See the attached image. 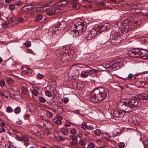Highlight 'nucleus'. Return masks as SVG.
<instances>
[{
	"label": "nucleus",
	"instance_id": "aec40b11",
	"mask_svg": "<svg viewBox=\"0 0 148 148\" xmlns=\"http://www.w3.org/2000/svg\"><path fill=\"white\" fill-rule=\"evenodd\" d=\"M97 31H99V33H101L102 32L105 31V28H104V25L97 26Z\"/></svg>",
	"mask_w": 148,
	"mask_h": 148
},
{
	"label": "nucleus",
	"instance_id": "7c9ffc66",
	"mask_svg": "<svg viewBox=\"0 0 148 148\" xmlns=\"http://www.w3.org/2000/svg\"><path fill=\"white\" fill-rule=\"evenodd\" d=\"M6 80L7 83L8 84L11 83V84H13L14 83V80L9 77H7L6 78Z\"/></svg>",
	"mask_w": 148,
	"mask_h": 148
},
{
	"label": "nucleus",
	"instance_id": "a878e982",
	"mask_svg": "<svg viewBox=\"0 0 148 148\" xmlns=\"http://www.w3.org/2000/svg\"><path fill=\"white\" fill-rule=\"evenodd\" d=\"M95 60V56L93 55H90V56L86 62H93Z\"/></svg>",
	"mask_w": 148,
	"mask_h": 148
},
{
	"label": "nucleus",
	"instance_id": "7ed1b4c3",
	"mask_svg": "<svg viewBox=\"0 0 148 148\" xmlns=\"http://www.w3.org/2000/svg\"><path fill=\"white\" fill-rule=\"evenodd\" d=\"M86 23L85 21L81 19L78 18L74 21L73 23L72 24L71 30L72 34L74 36H77L79 32H82L86 29Z\"/></svg>",
	"mask_w": 148,
	"mask_h": 148
},
{
	"label": "nucleus",
	"instance_id": "774afa93",
	"mask_svg": "<svg viewBox=\"0 0 148 148\" xmlns=\"http://www.w3.org/2000/svg\"><path fill=\"white\" fill-rule=\"evenodd\" d=\"M119 146L120 147L123 148L125 147V144L124 143L121 142L119 143Z\"/></svg>",
	"mask_w": 148,
	"mask_h": 148
},
{
	"label": "nucleus",
	"instance_id": "338daca9",
	"mask_svg": "<svg viewBox=\"0 0 148 148\" xmlns=\"http://www.w3.org/2000/svg\"><path fill=\"white\" fill-rule=\"evenodd\" d=\"M5 131V129L1 126H0V133L4 132Z\"/></svg>",
	"mask_w": 148,
	"mask_h": 148
},
{
	"label": "nucleus",
	"instance_id": "bf43d9fd",
	"mask_svg": "<svg viewBox=\"0 0 148 148\" xmlns=\"http://www.w3.org/2000/svg\"><path fill=\"white\" fill-rule=\"evenodd\" d=\"M8 24L4 21V22H3L1 26L3 27L6 28L8 26Z\"/></svg>",
	"mask_w": 148,
	"mask_h": 148
},
{
	"label": "nucleus",
	"instance_id": "052dcab7",
	"mask_svg": "<svg viewBox=\"0 0 148 148\" xmlns=\"http://www.w3.org/2000/svg\"><path fill=\"white\" fill-rule=\"evenodd\" d=\"M18 22H23L24 21V19L21 17H19L17 19Z\"/></svg>",
	"mask_w": 148,
	"mask_h": 148
},
{
	"label": "nucleus",
	"instance_id": "ea45409f",
	"mask_svg": "<svg viewBox=\"0 0 148 148\" xmlns=\"http://www.w3.org/2000/svg\"><path fill=\"white\" fill-rule=\"evenodd\" d=\"M39 100L40 102L41 103H44L46 101V100L43 97H39Z\"/></svg>",
	"mask_w": 148,
	"mask_h": 148
},
{
	"label": "nucleus",
	"instance_id": "cd10ccee",
	"mask_svg": "<svg viewBox=\"0 0 148 148\" xmlns=\"http://www.w3.org/2000/svg\"><path fill=\"white\" fill-rule=\"evenodd\" d=\"M95 37L90 33L88 35V36L85 38V39L87 40H89Z\"/></svg>",
	"mask_w": 148,
	"mask_h": 148
},
{
	"label": "nucleus",
	"instance_id": "09e8293b",
	"mask_svg": "<svg viewBox=\"0 0 148 148\" xmlns=\"http://www.w3.org/2000/svg\"><path fill=\"white\" fill-rule=\"evenodd\" d=\"M46 14L48 15L52 16L55 14V13L52 11H48L47 12Z\"/></svg>",
	"mask_w": 148,
	"mask_h": 148
},
{
	"label": "nucleus",
	"instance_id": "dca6fc26",
	"mask_svg": "<svg viewBox=\"0 0 148 148\" xmlns=\"http://www.w3.org/2000/svg\"><path fill=\"white\" fill-rule=\"evenodd\" d=\"M97 27L95 26L94 29H92L90 33L95 37L96 36L97 34H99V31H97Z\"/></svg>",
	"mask_w": 148,
	"mask_h": 148
},
{
	"label": "nucleus",
	"instance_id": "4c0bfd02",
	"mask_svg": "<svg viewBox=\"0 0 148 148\" xmlns=\"http://www.w3.org/2000/svg\"><path fill=\"white\" fill-rule=\"evenodd\" d=\"M95 147V145L92 143H90L87 145L88 148H93Z\"/></svg>",
	"mask_w": 148,
	"mask_h": 148
},
{
	"label": "nucleus",
	"instance_id": "0eeeda50",
	"mask_svg": "<svg viewBox=\"0 0 148 148\" xmlns=\"http://www.w3.org/2000/svg\"><path fill=\"white\" fill-rule=\"evenodd\" d=\"M134 98L141 103H145L148 100V93L147 95L145 93L138 94L134 96Z\"/></svg>",
	"mask_w": 148,
	"mask_h": 148
},
{
	"label": "nucleus",
	"instance_id": "603ef678",
	"mask_svg": "<svg viewBox=\"0 0 148 148\" xmlns=\"http://www.w3.org/2000/svg\"><path fill=\"white\" fill-rule=\"evenodd\" d=\"M56 119L61 121L63 119V117L61 116L58 114L56 115Z\"/></svg>",
	"mask_w": 148,
	"mask_h": 148
},
{
	"label": "nucleus",
	"instance_id": "c85d7f7f",
	"mask_svg": "<svg viewBox=\"0 0 148 148\" xmlns=\"http://www.w3.org/2000/svg\"><path fill=\"white\" fill-rule=\"evenodd\" d=\"M45 115V118H50L53 116L52 113L47 110Z\"/></svg>",
	"mask_w": 148,
	"mask_h": 148
},
{
	"label": "nucleus",
	"instance_id": "f257e3e1",
	"mask_svg": "<svg viewBox=\"0 0 148 148\" xmlns=\"http://www.w3.org/2000/svg\"><path fill=\"white\" fill-rule=\"evenodd\" d=\"M134 99L119 101L117 104L118 108L121 110L130 112L134 110V108L138 106V101Z\"/></svg>",
	"mask_w": 148,
	"mask_h": 148
},
{
	"label": "nucleus",
	"instance_id": "2eb2a0df",
	"mask_svg": "<svg viewBox=\"0 0 148 148\" xmlns=\"http://www.w3.org/2000/svg\"><path fill=\"white\" fill-rule=\"evenodd\" d=\"M21 69L25 75L28 76L31 75L32 72L31 69L28 67L23 66L21 67Z\"/></svg>",
	"mask_w": 148,
	"mask_h": 148
},
{
	"label": "nucleus",
	"instance_id": "2f4dec72",
	"mask_svg": "<svg viewBox=\"0 0 148 148\" xmlns=\"http://www.w3.org/2000/svg\"><path fill=\"white\" fill-rule=\"evenodd\" d=\"M21 111V108L19 107H16L14 109V112L16 114L19 113Z\"/></svg>",
	"mask_w": 148,
	"mask_h": 148
},
{
	"label": "nucleus",
	"instance_id": "37998d69",
	"mask_svg": "<svg viewBox=\"0 0 148 148\" xmlns=\"http://www.w3.org/2000/svg\"><path fill=\"white\" fill-rule=\"evenodd\" d=\"M29 109L31 110L34 111L36 109L35 106L34 104H32L29 106Z\"/></svg>",
	"mask_w": 148,
	"mask_h": 148
},
{
	"label": "nucleus",
	"instance_id": "473e14b6",
	"mask_svg": "<svg viewBox=\"0 0 148 148\" xmlns=\"http://www.w3.org/2000/svg\"><path fill=\"white\" fill-rule=\"evenodd\" d=\"M4 97L5 98H8V97H10L11 93L7 90H4Z\"/></svg>",
	"mask_w": 148,
	"mask_h": 148
},
{
	"label": "nucleus",
	"instance_id": "13d9d810",
	"mask_svg": "<svg viewBox=\"0 0 148 148\" xmlns=\"http://www.w3.org/2000/svg\"><path fill=\"white\" fill-rule=\"evenodd\" d=\"M35 90H36L37 92L39 93L40 92H41V91L42 90V89L40 87H35V88H34Z\"/></svg>",
	"mask_w": 148,
	"mask_h": 148
},
{
	"label": "nucleus",
	"instance_id": "a19ab883",
	"mask_svg": "<svg viewBox=\"0 0 148 148\" xmlns=\"http://www.w3.org/2000/svg\"><path fill=\"white\" fill-rule=\"evenodd\" d=\"M6 111L8 113H12L13 112V109L10 106L7 108Z\"/></svg>",
	"mask_w": 148,
	"mask_h": 148
},
{
	"label": "nucleus",
	"instance_id": "423d86ee",
	"mask_svg": "<svg viewBox=\"0 0 148 148\" xmlns=\"http://www.w3.org/2000/svg\"><path fill=\"white\" fill-rule=\"evenodd\" d=\"M96 72L97 71L95 69L88 67L87 70H84L81 72L80 76L82 78H85L87 77L89 75H91Z\"/></svg>",
	"mask_w": 148,
	"mask_h": 148
},
{
	"label": "nucleus",
	"instance_id": "39448f33",
	"mask_svg": "<svg viewBox=\"0 0 148 148\" xmlns=\"http://www.w3.org/2000/svg\"><path fill=\"white\" fill-rule=\"evenodd\" d=\"M66 23L65 21H62L60 22L56 26H53L51 28V30H52L53 33L57 34L60 32V31L64 30L66 27Z\"/></svg>",
	"mask_w": 148,
	"mask_h": 148
},
{
	"label": "nucleus",
	"instance_id": "9b49d317",
	"mask_svg": "<svg viewBox=\"0 0 148 148\" xmlns=\"http://www.w3.org/2000/svg\"><path fill=\"white\" fill-rule=\"evenodd\" d=\"M138 52L137 56H136L137 58H143L145 56H146V57H147L148 51L147 52L146 50L143 49H139L138 48Z\"/></svg>",
	"mask_w": 148,
	"mask_h": 148
},
{
	"label": "nucleus",
	"instance_id": "4468645a",
	"mask_svg": "<svg viewBox=\"0 0 148 148\" xmlns=\"http://www.w3.org/2000/svg\"><path fill=\"white\" fill-rule=\"evenodd\" d=\"M136 75H133L132 73H130L127 76V77L126 78H123L120 77V78L121 79L123 80L126 82H127L129 81H133L136 78L135 76Z\"/></svg>",
	"mask_w": 148,
	"mask_h": 148
},
{
	"label": "nucleus",
	"instance_id": "f704fd0d",
	"mask_svg": "<svg viewBox=\"0 0 148 148\" xmlns=\"http://www.w3.org/2000/svg\"><path fill=\"white\" fill-rule=\"evenodd\" d=\"M31 92L32 94V96L34 95L35 96H37L38 95L39 93L37 92V91L36 90L34 89L33 90H32L31 89H30Z\"/></svg>",
	"mask_w": 148,
	"mask_h": 148
},
{
	"label": "nucleus",
	"instance_id": "6ab92c4d",
	"mask_svg": "<svg viewBox=\"0 0 148 148\" xmlns=\"http://www.w3.org/2000/svg\"><path fill=\"white\" fill-rule=\"evenodd\" d=\"M70 138L72 139L75 145H78V143L77 140V137L76 136H71Z\"/></svg>",
	"mask_w": 148,
	"mask_h": 148
},
{
	"label": "nucleus",
	"instance_id": "393cba45",
	"mask_svg": "<svg viewBox=\"0 0 148 148\" xmlns=\"http://www.w3.org/2000/svg\"><path fill=\"white\" fill-rule=\"evenodd\" d=\"M42 15L40 14L37 15L36 17L34 18V21L35 22H39L42 19Z\"/></svg>",
	"mask_w": 148,
	"mask_h": 148
},
{
	"label": "nucleus",
	"instance_id": "a18cd8bd",
	"mask_svg": "<svg viewBox=\"0 0 148 148\" xmlns=\"http://www.w3.org/2000/svg\"><path fill=\"white\" fill-rule=\"evenodd\" d=\"M87 126L86 123L85 122H84L81 125V127L83 129H85L87 128Z\"/></svg>",
	"mask_w": 148,
	"mask_h": 148
},
{
	"label": "nucleus",
	"instance_id": "de8ad7c7",
	"mask_svg": "<svg viewBox=\"0 0 148 148\" xmlns=\"http://www.w3.org/2000/svg\"><path fill=\"white\" fill-rule=\"evenodd\" d=\"M24 44L25 46L26 47H29L31 46V43L29 41H27Z\"/></svg>",
	"mask_w": 148,
	"mask_h": 148
},
{
	"label": "nucleus",
	"instance_id": "79ce46f5",
	"mask_svg": "<svg viewBox=\"0 0 148 148\" xmlns=\"http://www.w3.org/2000/svg\"><path fill=\"white\" fill-rule=\"evenodd\" d=\"M90 55V54L88 53H85L84 54V58H85L86 61L88 58L89 57Z\"/></svg>",
	"mask_w": 148,
	"mask_h": 148
},
{
	"label": "nucleus",
	"instance_id": "69168bd1",
	"mask_svg": "<svg viewBox=\"0 0 148 148\" xmlns=\"http://www.w3.org/2000/svg\"><path fill=\"white\" fill-rule=\"evenodd\" d=\"M58 138V139L60 141H63L65 140L66 138L62 137V136H59Z\"/></svg>",
	"mask_w": 148,
	"mask_h": 148
},
{
	"label": "nucleus",
	"instance_id": "ddd939ff",
	"mask_svg": "<svg viewBox=\"0 0 148 148\" xmlns=\"http://www.w3.org/2000/svg\"><path fill=\"white\" fill-rule=\"evenodd\" d=\"M138 48H134L132 50H129L128 51V55L129 56L133 57H137V56Z\"/></svg>",
	"mask_w": 148,
	"mask_h": 148
},
{
	"label": "nucleus",
	"instance_id": "6e6d98bb",
	"mask_svg": "<svg viewBox=\"0 0 148 148\" xmlns=\"http://www.w3.org/2000/svg\"><path fill=\"white\" fill-rule=\"evenodd\" d=\"M62 57V56L61 57V62H62L63 63H67L68 62V60L66 59H64Z\"/></svg>",
	"mask_w": 148,
	"mask_h": 148
},
{
	"label": "nucleus",
	"instance_id": "4be33fe9",
	"mask_svg": "<svg viewBox=\"0 0 148 148\" xmlns=\"http://www.w3.org/2000/svg\"><path fill=\"white\" fill-rule=\"evenodd\" d=\"M102 136L106 140H109L111 138L110 134L106 132L102 133Z\"/></svg>",
	"mask_w": 148,
	"mask_h": 148
},
{
	"label": "nucleus",
	"instance_id": "b1692460",
	"mask_svg": "<svg viewBox=\"0 0 148 148\" xmlns=\"http://www.w3.org/2000/svg\"><path fill=\"white\" fill-rule=\"evenodd\" d=\"M61 132L64 135H66L68 134V131L67 128L65 127L62 128Z\"/></svg>",
	"mask_w": 148,
	"mask_h": 148
},
{
	"label": "nucleus",
	"instance_id": "e433bc0d",
	"mask_svg": "<svg viewBox=\"0 0 148 148\" xmlns=\"http://www.w3.org/2000/svg\"><path fill=\"white\" fill-rule=\"evenodd\" d=\"M29 140V138L27 136H23L22 137V141H23L24 142H27Z\"/></svg>",
	"mask_w": 148,
	"mask_h": 148
},
{
	"label": "nucleus",
	"instance_id": "f03ea898",
	"mask_svg": "<svg viewBox=\"0 0 148 148\" xmlns=\"http://www.w3.org/2000/svg\"><path fill=\"white\" fill-rule=\"evenodd\" d=\"M108 92L103 87H98L93 90L91 94V100L93 102L97 103L106 98Z\"/></svg>",
	"mask_w": 148,
	"mask_h": 148
},
{
	"label": "nucleus",
	"instance_id": "412c9836",
	"mask_svg": "<svg viewBox=\"0 0 148 148\" xmlns=\"http://www.w3.org/2000/svg\"><path fill=\"white\" fill-rule=\"evenodd\" d=\"M97 31H99V33H101L102 32L105 31V28H104V25L97 26Z\"/></svg>",
	"mask_w": 148,
	"mask_h": 148
},
{
	"label": "nucleus",
	"instance_id": "864d4df0",
	"mask_svg": "<svg viewBox=\"0 0 148 148\" xmlns=\"http://www.w3.org/2000/svg\"><path fill=\"white\" fill-rule=\"evenodd\" d=\"M23 3L22 1H17L15 2V5L17 6L21 5H22Z\"/></svg>",
	"mask_w": 148,
	"mask_h": 148
},
{
	"label": "nucleus",
	"instance_id": "20e7f679",
	"mask_svg": "<svg viewBox=\"0 0 148 148\" xmlns=\"http://www.w3.org/2000/svg\"><path fill=\"white\" fill-rule=\"evenodd\" d=\"M103 65L105 69L110 71H116L120 68L119 62L116 60L105 63L103 64Z\"/></svg>",
	"mask_w": 148,
	"mask_h": 148
},
{
	"label": "nucleus",
	"instance_id": "58836bf2",
	"mask_svg": "<svg viewBox=\"0 0 148 148\" xmlns=\"http://www.w3.org/2000/svg\"><path fill=\"white\" fill-rule=\"evenodd\" d=\"M86 144L85 142L83 139H80L79 141V144L81 146H83Z\"/></svg>",
	"mask_w": 148,
	"mask_h": 148
},
{
	"label": "nucleus",
	"instance_id": "8fccbe9b",
	"mask_svg": "<svg viewBox=\"0 0 148 148\" xmlns=\"http://www.w3.org/2000/svg\"><path fill=\"white\" fill-rule=\"evenodd\" d=\"M53 122H54L58 125H60L61 123V121H60L59 120H58V119H53Z\"/></svg>",
	"mask_w": 148,
	"mask_h": 148
},
{
	"label": "nucleus",
	"instance_id": "e2e57ef3",
	"mask_svg": "<svg viewBox=\"0 0 148 148\" xmlns=\"http://www.w3.org/2000/svg\"><path fill=\"white\" fill-rule=\"evenodd\" d=\"M103 25L104 26L105 28V31H107L110 28L109 24H106Z\"/></svg>",
	"mask_w": 148,
	"mask_h": 148
},
{
	"label": "nucleus",
	"instance_id": "49530a36",
	"mask_svg": "<svg viewBox=\"0 0 148 148\" xmlns=\"http://www.w3.org/2000/svg\"><path fill=\"white\" fill-rule=\"evenodd\" d=\"M45 94L46 95V96L49 97H50L51 95V94L48 90H47L45 91Z\"/></svg>",
	"mask_w": 148,
	"mask_h": 148
},
{
	"label": "nucleus",
	"instance_id": "c756f323",
	"mask_svg": "<svg viewBox=\"0 0 148 148\" xmlns=\"http://www.w3.org/2000/svg\"><path fill=\"white\" fill-rule=\"evenodd\" d=\"M46 111L47 110L42 109H41L39 111V112H40L41 116H43L45 118Z\"/></svg>",
	"mask_w": 148,
	"mask_h": 148
},
{
	"label": "nucleus",
	"instance_id": "6e6552de",
	"mask_svg": "<svg viewBox=\"0 0 148 148\" xmlns=\"http://www.w3.org/2000/svg\"><path fill=\"white\" fill-rule=\"evenodd\" d=\"M122 39L121 36L117 33V34H114L111 39V42L112 44L115 45H117L121 42Z\"/></svg>",
	"mask_w": 148,
	"mask_h": 148
},
{
	"label": "nucleus",
	"instance_id": "72a5a7b5",
	"mask_svg": "<svg viewBox=\"0 0 148 148\" xmlns=\"http://www.w3.org/2000/svg\"><path fill=\"white\" fill-rule=\"evenodd\" d=\"M81 65V66H78V67L81 68V67H84L83 66H85V65L84 64L79 63H76L73 64L72 65V66H77L78 65Z\"/></svg>",
	"mask_w": 148,
	"mask_h": 148
},
{
	"label": "nucleus",
	"instance_id": "c03bdc74",
	"mask_svg": "<svg viewBox=\"0 0 148 148\" xmlns=\"http://www.w3.org/2000/svg\"><path fill=\"white\" fill-rule=\"evenodd\" d=\"M76 130L74 128H72L70 130V134L74 135L76 133Z\"/></svg>",
	"mask_w": 148,
	"mask_h": 148
},
{
	"label": "nucleus",
	"instance_id": "c9c22d12",
	"mask_svg": "<svg viewBox=\"0 0 148 148\" xmlns=\"http://www.w3.org/2000/svg\"><path fill=\"white\" fill-rule=\"evenodd\" d=\"M21 91L23 94H26L27 92V88L25 87H22L21 88Z\"/></svg>",
	"mask_w": 148,
	"mask_h": 148
},
{
	"label": "nucleus",
	"instance_id": "bb28decb",
	"mask_svg": "<svg viewBox=\"0 0 148 148\" xmlns=\"http://www.w3.org/2000/svg\"><path fill=\"white\" fill-rule=\"evenodd\" d=\"M79 75V72L78 70H76L73 71V77L75 78H77Z\"/></svg>",
	"mask_w": 148,
	"mask_h": 148
},
{
	"label": "nucleus",
	"instance_id": "5701e85b",
	"mask_svg": "<svg viewBox=\"0 0 148 148\" xmlns=\"http://www.w3.org/2000/svg\"><path fill=\"white\" fill-rule=\"evenodd\" d=\"M92 132L95 135L97 136H99L102 133L101 131L99 129H97L96 130H95L93 131Z\"/></svg>",
	"mask_w": 148,
	"mask_h": 148
},
{
	"label": "nucleus",
	"instance_id": "a211bd4d",
	"mask_svg": "<svg viewBox=\"0 0 148 148\" xmlns=\"http://www.w3.org/2000/svg\"><path fill=\"white\" fill-rule=\"evenodd\" d=\"M121 132V130L119 128H116L112 132L113 136L115 137L118 135Z\"/></svg>",
	"mask_w": 148,
	"mask_h": 148
},
{
	"label": "nucleus",
	"instance_id": "680f3d73",
	"mask_svg": "<svg viewBox=\"0 0 148 148\" xmlns=\"http://www.w3.org/2000/svg\"><path fill=\"white\" fill-rule=\"evenodd\" d=\"M86 129L89 130H92L93 129V127L91 125H87Z\"/></svg>",
	"mask_w": 148,
	"mask_h": 148
},
{
	"label": "nucleus",
	"instance_id": "1a4fd4ad",
	"mask_svg": "<svg viewBox=\"0 0 148 148\" xmlns=\"http://www.w3.org/2000/svg\"><path fill=\"white\" fill-rule=\"evenodd\" d=\"M128 21H125L121 23V31H123L125 32H127L131 30L133 28L132 27H130L129 24H128Z\"/></svg>",
	"mask_w": 148,
	"mask_h": 148
},
{
	"label": "nucleus",
	"instance_id": "f3484780",
	"mask_svg": "<svg viewBox=\"0 0 148 148\" xmlns=\"http://www.w3.org/2000/svg\"><path fill=\"white\" fill-rule=\"evenodd\" d=\"M32 9L31 6L25 5L21 9V10L23 12H28L29 11Z\"/></svg>",
	"mask_w": 148,
	"mask_h": 148
},
{
	"label": "nucleus",
	"instance_id": "4d7b16f0",
	"mask_svg": "<svg viewBox=\"0 0 148 148\" xmlns=\"http://www.w3.org/2000/svg\"><path fill=\"white\" fill-rule=\"evenodd\" d=\"M9 8L10 10H13L15 8V6L13 4H11L9 6Z\"/></svg>",
	"mask_w": 148,
	"mask_h": 148
},
{
	"label": "nucleus",
	"instance_id": "9d476101",
	"mask_svg": "<svg viewBox=\"0 0 148 148\" xmlns=\"http://www.w3.org/2000/svg\"><path fill=\"white\" fill-rule=\"evenodd\" d=\"M111 113L113 114L114 116L116 117H122L125 114V112L121 110L118 111L116 110L113 109L111 110Z\"/></svg>",
	"mask_w": 148,
	"mask_h": 148
},
{
	"label": "nucleus",
	"instance_id": "0e129e2a",
	"mask_svg": "<svg viewBox=\"0 0 148 148\" xmlns=\"http://www.w3.org/2000/svg\"><path fill=\"white\" fill-rule=\"evenodd\" d=\"M44 76L42 74H38L37 75V78L38 79H41L44 77Z\"/></svg>",
	"mask_w": 148,
	"mask_h": 148
},
{
	"label": "nucleus",
	"instance_id": "3c124183",
	"mask_svg": "<svg viewBox=\"0 0 148 148\" xmlns=\"http://www.w3.org/2000/svg\"><path fill=\"white\" fill-rule=\"evenodd\" d=\"M5 82L3 80L0 81V86L1 87H4L5 86Z\"/></svg>",
	"mask_w": 148,
	"mask_h": 148
},
{
	"label": "nucleus",
	"instance_id": "f8f14e48",
	"mask_svg": "<svg viewBox=\"0 0 148 148\" xmlns=\"http://www.w3.org/2000/svg\"><path fill=\"white\" fill-rule=\"evenodd\" d=\"M68 3V2L67 0H64L58 3L53 4L52 5V7L54 8H56L61 6H64Z\"/></svg>",
	"mask_w": 148,
	"mask_h": 148
},
{
	"label": "nucleus",
	"instance_id": "5fc2aeb1",
	"mask_svg": "<svg viewBox=\"0 0 148 148\" xmlns=\"http://www.w3.org/2000/svg\"><path fill=\"white\" fill-rule=\"evenodd\" d=\"M62 101L65 103H66L69 101V99L67 97H64L62 99Z\"/></svg>",
	"mask_w": 148,
	"mask_h": 148
}]
</instances>
